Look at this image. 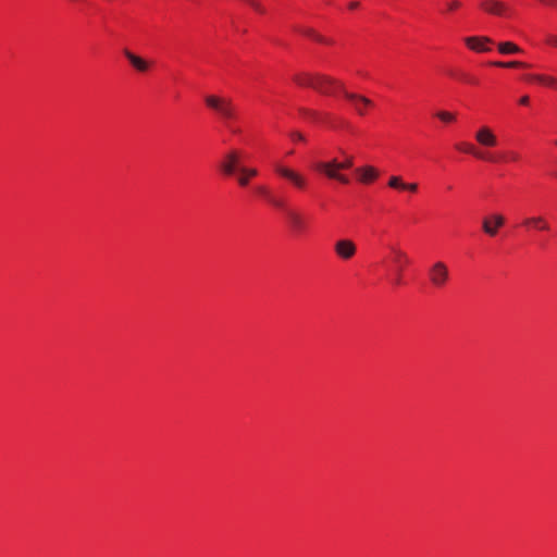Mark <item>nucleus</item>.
Listing matches in <instances>:
<instances>
[{"label": "nucleus", "instance_id": "12", "mask_svg": "<svg viewBox=\"0 0 557 557\" xmlns=\"http://www.w3.org/2000/svg\"><path fill=\"white\" fill-rule=\"evenodd\" d=\"M476 141L484 147H495L497 145L496 135L493 131L486 126H483L478 129L475 133Z\"/></svg>", "mask_w": 557, "mask_h": 557}, {"label": "nucleus", "instance_id": "20", "mask_svg": "<svg viewBox=\"0 0 557 557\" xmlns=\"http://www.w3.org/2000/svg\"><path fill=\"white\" fill-rule=\"evenodd\" d=\"M498 51L502 54H513V53H520L521 49L511 41H505L498 44Z\"/></svg>", "mask_w": 557, "mask_h": 557}, {"label": "nucleus", "instance_id": "26", "mask_svg": "<svg viewBox=\"0 0 557 557\" xmlns=\"http://www.w3.org/2000/svg\"><path fill=\"white\" fill-rule=\"evenodd\" d=\"M305 35H307V36H309V37H311L314 40L320 41V42H324L325 41L322 36L315 34L312 29L305 30Z\"/></svg>", "mask_w": 557, "mask_h": 557}, {"label": "nucleus", "instance_id": "6", "mask_svg": "<svg viewBox=\"0 0 557 557\" xmlns=\"http://www.w3.org/2000/svg\"><path fill=\"white\" fill-rule=\"evenodd\" d=\"M391 250L393 252V262L396 265L393 283L395 285H400L403 284V271L405 265L409 263V257L405 251H403L399 248L392 247Z\"/></svg>", "mask_w": 557, "mask_h": 557}, {"label": "nucleus", "instance_id": "18", "mask_svg": "<svg viewBox=\"0 0 557 557\" xmlns=\"http://www.w3.org/2000/svg\"><path fill=\"white\" fill-rule=\"evenodd\" d=\"M258 175V170L253 168H238L237 182L239 186L245 187L249 184V180Z\"/></svg>", "mask_w": 557, "mask_h": 557}, {"label": "nucleus", "instance_id": "34", "mask_svg": "<svg viewBox=\"0 0 557 557\" xmlns=\"http://www.w3.org/2000/svg\"><path fill=\"white\" fill-rule=\"evenodd\" d=\"M360 7V2L359 1H350L348 3V9L349 10H357L358 8Z\"/></svg>", "mask_w": 557, "mask_h": 557}, {"label": "nucleus", "instance_id": "4", "mask_svg": "<svg viewBox=\"0 0 557 557\" xmlns=\"http://www.w3.org/2000/svg\"><path fill=\"white\" fill-rule=\"evenodd\" d=\"M428 277L435 288H443L449 281V269L443 261L434 262L428 270Z\"/></svg>", "mask_w": 557, "mask_h": 557}, {"label": "nucleus", "instance_id": "21", "mask_svg": "<svg viewBox=\"0 0 557 557\" xmlns=\"http://www.w3.org/2000/svg\"><path fill=\"white\" fill-rule=\"evenodd\" d=\"M493 66L505 67V69H527L530 67L528 63L521 61L500 62L495 61L490 63Z\"/></svg>", "mask_w": 557, "mask_h": 557}, {"label": "nucleus", "instance_id": "1", "mask_svg": "<svg viewBox=\"0 0 557 557\" xmlns=\"http://www.w3.org/2000/svg\"><path fill=\"white\" fill-rule=\"evenodd\" d=\"M354 165V157L345 156L343 161H338L337 159H332L329 161H320L317 162L314 169L318 172H321L330 180H335L342 184H349V178L347 175L343 174L341 171L351 169Z\"/></svg>", "mask_w": 557, "mask_h": 557}, {"label": "nucleus", "instance_id": "23", "mask_svg": "<svg viewBox=\"0 0 557 557\" xmlns=\"http://www.w3.org/2000/svg\"><path fill=\"white\" fill-rule=\"evenodd\" d=\"M388 186L394 189L404 190L405 182H403L400 176H391Z\"/></svg>", "mask_w": 557, "mask_h": 557}, {"label": "nucleus", "instance_id": "16", "mask_svg": "<svg viewBox=\"0 0 557 557\" xmlns=\"http://www.w3.org/2000/svg\"><path fill=\"white\" fill-rule=\"evenodd\" d=\"M344 97L355 104V109H356L357 113H359L360 115H362L364 113L363 107L372 106V101L370 99H368L363 96L357 95V94L344 91Z\"/></svg>", "mask_w": 557, "mask_h": 557}, {"label": "nucleus", "instance_id": "10", "mask_svg": "<svg viewBox=\"0 0 557 557\" xmlns=\"http://www.w3.org/2000/svg\"><path fill=\"white\" fill-rule=\"evenodd\" d=\"M480 7L483 11L492 15L506 16L508 14L507 4L499 0H482Z\"/></svg>", "mask_w": 557, "mask_h": 557}, {"label": "nucleus", "instance_id": "33", "mask_svg": "<svg viewBox=\"0 0 557 557\" xmlns=\"http://www.w3.org/2000/svg\"><path fill=\"white\" fill-rule=\"evenodd\" d=\"M541 74H527L523 76V78L527 81V82H534L536 83V79L534 77H540Z\"/></svg>", "mask_w": 557, "mask_h": 557}, {"label": "nucleus", "instance_id": "7", "mask_svg": "<svg viewBox=\"0 0 557 557\" xmlns=\"http://www.w3.org/2000/svg\"><path fill=\"white\" fill-rule=\"evenodd\" d=\"M504 224V215L500 213H493L482 220V230L486 235L494 237L497 235L498 230L503 227Z\"/></svg>", "mask_w": 557, "mask_h": 557}, {"label": "nucleus", "instance_id": "24", "mask_svg": "<svg viewBox=\"0 0 557 557\" xmlns=\"http://www.w3.org/2000/svg\"><path fill=\"white\" fill-rule=\"evenodd\" d=\"M436 116L444 123L454 122L456 119L455 114L448 111H438Z\"/></svg>", "mask_w": 557, "mask_h": 557}, {"label": "nucleus", "instance_id": "17", "mask_svg": "<svg viewBox=\"0 0 557 557\" xmlns=\"http://www.w3.org/2000/svg\"><path fill=\"white\" fill-rule=\"evenodd\" d=\"M125 58L129 61V63L133 65L135 70L138 72H146L149 69V63L144 60L143 58L136 55L135 53L131 52L129 50H124Z\"/></svg>", "mask_w": 557, "mask_h": 557}, {"label": "nucleus", "instance_id": "2", "mask_svg": "<svg viewBox=\"0 0 557 557\" xmlns=\"http://www.w3.org/2000/svg\"><path fill=\"white\" fill-rule=\"evenodd\" d=\"M206 103L209 108L218 112V114L225 120L231 132L236 134L239 131L231 125V122L236 120L237 110L231 99L221 98L218 96H207Z\"/></svg>", "mask_w": 557, "mask_h": 557}, {"label": "nucleus", "instance_id": "36", "mask_svg": "<svg viewBox=\"0 0 557 557\" xmlns=\"http://www.w3.org/2000/svg\"><path fill=\"white\" fill-rule=\"evenodd\" d=\"M511 159H512V160H517V159H518V154L512 153V154H511Z\"/></svg>", "mask_w": 557, "mask_h": 557}, {"label": "nucleus", "instance_id": "35", "mask_svg": "<svg viewBox=\"0 0 557 557\" xmlns=\"http://www.w3.org/2000/svg\"><path fill=\"white\" fill-rule=\"evenodd\" d=\"M529 100H530L529 96H523V97L520 98L519 103L523 104V106H527L529 103Z\"/></svg>", "mask_w": 557, "mask_h": 557}, {"label": "nucleus", "instance_id": "9", "mask_svg": "<svg viewBox=\"0 0 557 557\" xmlns=\"http://www.w3.org/2000/svg\"><path fill=\"white\" fill-rule=\"evenodd\" d=\"M293 79L299 86L311 87L313 89L314 87H321V83H323L322 79L324 81L322 74L318 73H297L294 75Z\"/></svg>", "mask_w": 557, "mask_h": 557}, {"label": "nucleus", "instance_id": "5", "mask_svg": "<svg viewBox=\"0 0 557 557\" xmlns=\"http://www.w3.org/2000/svg\"><path fill=\"white\" fill-rule=\"evenodd\" d=\"M243 153L237 149H231L230 151H227L224 154L223 160L221 161V171L225 175H233L236 172H238V168H243L240 165Z\"/></svg>", "mask_w": 557, "mask_h": 557}, {"label": "nucleus", "instance_id": "3", "mask_svg": "<svg viewBox=\"0 0 557 557\" xmlns=\"http://www.w3.org/2000/svg\"><path fill=\"white\" fill-rule=\"evenodd\" d=\"M274 171L278 176L288 181L297 189L302 190L308 185V180L306 175L289 166L276 163L274 164Z\"/></svg>", "mask_w": 557, "mask_h": 557}, {"label": "nucleus", "instance_id": "29", "mask_svg": "<svg viewBox=\"0 0 557 557\" xmlns=\"http://www.w3.org/2000/svg\"><path fill=\"white\" fill-rule=\"evenodd\" d=\"M290 137L295 141H305L306 140L305 136L299 132H292Z\"/></svg>", "mask_w": 557, "mask_h": 557}, {"label": "nucleus", "instance_id": "13", "mask_svg": "<svg viewBox=\"0 0 557 557\" xmlns=\"http://www.w3.org/2000/svg\"><path fill=\"white\" fill-rule=\"evenodd\" d=\"M465 42L473 51L476 52H486L490 51L488 44L492 42L488 37H467L465 38Z\"/></svg>", "mask_w": 557, "mask_h": 557}, {"label": "nucleus", "instance_id": "31", "mask_svg": "<svg viewBox=\"0 0 557 557\" xmlns=\"http://www.w3.org/2000/svg\"><path fill=\"white\" fill-rule=\"evenodd\" d=\"M268 200L276 208H282L284 206L282 200L274 198L273 196H270Z\"/></svg>", "mask_w": 557, "mask_h": 557}, {"label": "nucleus", "instance_id": "28", "mask_svg": "<svg viewBox=\"0 0 557 557\" xmlns=\"http://www.w3.org/2000/svg\"><path fill=\"white\" fill-rule=\"evenodd\" d=\"M461 3L458 0H450L447 2V10L448 11H455L458 8H460Z\"/></svg>", "mask_w": 557, "mask_h": 557}, {"label": "nucleus", "instance_id": "15", "mask_svg": "<svg viewBox=\"0 0 557 557\" xmlns=\"http://www.w3.org/2000/svg\"><path fill=\"white\" fill-rule=\"evenodd\" d=\"M355 172L359 181L363 184H370L379 177L377 170L371 165L357 168Z\"/></svg>", "mask_w": 557, "mask_h": 557}, {"label": "nucleus", "instance_id": "19", "mask_svg": "<svg viewBox=\"0 0 557 557\" xmlns=\"http://www.w3.org/2000/svg\"><path fill=\"white\" fill-rule=\"evenodd\" d=\"M457 149L462 150L465 152L471 153L478 159L485 160V161H495L494 158L487 153H483L475 149L473 145L470 144H458L456 146Z\"/></svg>", "mask_w": 557, "mask_h": 557}, {"label": "nucleus", "instance_id": "14", "mask_svg": "<svg viewBox=\"0 0 557 557\" xmlns=\"http://www.w3.org/2000/svg\"><path fill=\"white\" fill-rule=\"evenodd\" d=\"M522 225L525 227H533L541 232H548L550 230L548 221L541 215L525 218L522 222Z\"/></svg>", "mask_w": 557, "mask_h": 557}, {"label": "nucleus", "instance_id": "37", "mask_svg": "<svg viewBox=\"0 0 557 557\" xmlns=\"http://www.w3.org/2000/svg\"><path fill=\"white\" fill-rule=\"evenodd\" d=\"M555 144L557 145V140L555 141Z\"/></svg>", "mask_w": 557, "mask_h": 557}, {"label": "nucleus", "instance_id": "11", "mask_svg": "<svg viewBox=\"0 0 557 557\" xmlns=\"http://www.w3.org/2000/svg\"><path fill=\"white\" fill-rule=\"evenodd\" d=\"M322 77L324 78V81L322 79L323 83H321L322 86L314 87V90H317L323 95H332L336 90H339L343 94H344V91H346L343 83H341L339 81H336L326 75H322Z\"/></svg>", "mask_w": 557, "mask_h": 557}, {"label": "nucleus", "instance_id": "30", "mask_svg": "<svg viewBox=\"0 0 557 557\" xmlns=\"http://www.w3.org/2000/svg\"><path fill=\"white\" fill-rule=\"evenodd\" d=\"M404 190L416 193L418 190V185L416 183H405Z\"/></svg>", "mask_w": 557, "mask_h": 557}, {"label": "nucleus", "instance_id": "25", "mask_svg": "<svg viewBox=\"0 0 557 557\" xmlns=\"http://www.w3.org/2000/svg\"><path fill=\"white\" fill-rule=\"evenodd\" d=\"M288 218H289L292 224L294 225V227H296V228L302 227V220L298 213H296L294 211H289Z\"/></svg>", "mask_w": 557, "mask_h": 557}, {"label": "nucleus", "instance_id": "8", "mask_svg": "<svg viewBox=\"0 0 557 557\" xmlns=\"http://www.w3.org/2000/svg\"><path fill=\"white\" fill-rule=\"evenodd\" d=\"M334 251L342 260L351 259L357 252V246L351 239L342 238L334 244Z\"/></svg>", "mask_w": 557, "mask_h": 557}, {"label": "nucleus", "instance_id": "22", "mask_svg": "<svg viewBox=\"0 0 557 557\" xmlns=\"http://www.w3.org/2000/svg\"><path fill=\"white\" fill-rule=\"evenodd\" d=\"M536 83L542 84L547 87H552L557 89V77L546 74H541L540 77H534Z\"/></svg>", "mask_w": 557, "mask_h": 557}, {"label": "nucleus", "instance_id": "27", "mask_svg": "<svg viewBox=\"0 0 557 557\" xmlns=\"http://www.w3.org/2000/svg\"><path fill=\"white\" fill-rule=\"evenodd\" d=\"M256 191H257L259 195H261V196H263L264 198H267V199H269V198H270V196H271L270 191L268 190V188H267L265 186H258V187H256Z\"/></svg>", "mask_w": 557, "mask_h": 557}, {"label": "nucleus", "instance_id": "32", "mask_svg": "<svg viewBox=\"0 0 557 557\" xmlns=\"http://www.w3.org/2000/svg\"><path fill=\"white\" fill-rule=\"evenodd\" d=\"M546 41L547 44L557 47V35H548Z\"/></svg>", "mask_w": 557, "mask_h": 557}]
</instances>
